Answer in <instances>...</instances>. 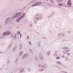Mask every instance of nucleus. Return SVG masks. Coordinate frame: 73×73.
<instances>
[{"mask_svg": "<svg viewBox=\"0 0 73 73\" xmlns=\"http://www.w3.org/2000/svg\"><path fill=\"white\" fill-rule=\"evenodd\" d=\"M19 21H17V22H19Z\"/></svg>", "mask_w": 73, "mask_h": 73, "instance_id": "obj_14", "label": "nucleus"}, {"mask_svg": "<svg viewBox=\"0 0 73 73\" xmlns=\"http://www.w3.org/2000/svg\"><path fill=\"white\" fill-rule=\"evenodd\" d=\"M58 62V63H60V62Z\"/></svg>", "mask_w": 73, "mask_h": 73, "instance_id": "obj_11", "label": "nucleus"}, {"mask_svg": "<svg viewBox=\"0 0 73 73\" xmlns=\"http://www.w3.org/2000/svg\"><path fill=\"white\" fill-rule=\"evenodd\" d=\"M3 35L4 36H6V35H10V33H8L7 32H5L3 34Z\"/></svg>", "mask_w": 73, "mask_h": 73, "instance_id": "obj_1", "label": "nucleus"}, {"mask_svg": "<svg viewBox=\"0 0 73 73\" xmlns=\"http://www.w3.org/2000/svg\"><path fill=\"white\" fill-rule=\"evenodd\" d=\"M27 38H28V39H29V36H27Z\"/></svg>", "mask_w": 73, "mask_h": 73, "instance_id": "obj_6", "label": "nucleus"}, {"mask_svg": "<svg viewBox=\"0 0 73 73\" xmlns=\"http://www.w3.org/2000/svg\"><path fill=\"white\" fill-rule=\"evenodd\" d=\"M58 2H61V0H57Z\"/></svg>", "mask_w": 73, "mask_h": 73, "instance_id": "obj_5", "label": "nucleus"}, {"mask_svg": "<svg viewBox=\"0 0 73 73\" xmlns=\"http://www.w3.org/2000/svg\"><path fill=\"white\" fill-rule=\"evenodd\" d=\"M38 5L37 4H35V5Z\"/></svg>", "mask_w": 73, "mask_h": 73, "instance_id": "obj_8", "label": "nucleus"}, {"mask_svg": "<svg viewBox=\"0 0 73 73\" xmlns=\"http://www.w3.org/2000/svg\"><path fill=\"white\" fill-rule=\"evenodd\" d=\"M29 43L30 44V45H31V42H29Z\"/></svg>", "mask_w": 73, "mask_h": 73, "instance_id": "obj_10", "label": "nucleus"}, {"mask_svg": "<svg viewBox=\"0 0 73 73\" xmlns=\"http://www.w3.org/2000/svg\"><path fill=\"white\" fill-rule=\"evenodd\" d=\"M62 5V4H59V5Z\"/></svg>", "mask_w": 73, "mask_h": 73, "instance_id": "obj_12", "label": "nucleus"}, {"mask_svg": "<svg viewBox=\"0 0 73 73\" xmlns=\"http://www.w3.org/2000/svg\"><path fill=\"white\" fill-rule=\"evenodd\" d=\"M21 15V13H19L18 14H17L16 15V16H17V17H19V16H20V15Z\"/></svg>", "mask_w": 73, "mask_h": 73, "instance_id": "obj_2", "label": "nucleus"}, {"mask_svg": "<svg viewBox=\"0 0 73 73\" xmlns=\"http://www.w3.org/2000/svg\"><path fill=\"white\" fill-rule=\"evenodd\" d=\"M19 35H20V32H19V33L18 34Z\"/></svg>", "mask_w": 73, "mask_h": 73, "instance_id": "obj_13", "label": "nucleus"}, {"mask_svg": "<svg viewBox=\"0 0 73 73\" xmlns=\"http://www.w3.org/2000/svg\"><path fill=\"white\" fill-rule=\"evenodd\" d=\"M56 58L57 60H59L60 59V58L59 57H56Z\"/></svg>", "mask_w": 73, "mask_h": 73, "instance_id": "obj_4", "label": "nucleus"}, {"mask_svg": "<svg viewBox=\"0 0 73 73\" xmlns=\"http://www.w3.org/2000/svg\"><path fill=\"white\" fill-rule=\"evenodd\" d=\"M25 14H23V16H25Z\"/></svg>", "mask_w": 73, "mask_h": 73, "instance_id": "obj_9", "label": "nucleus"}, {"mask_svg": "<svg viewBox=\"0 0 73 73\" xmlns=\"http://www.w3.org/2000/svg\"><path fill=\"white\" fill-rule=\"evenodd\" d=\"M67 55H68V56H70V54L69 53L67 54Z\"/></svg>", "mask_w": 73, "mask_h": 73, "instance_id": "obj_7", "label": "nucleus"}, {"mask_svg": "<svg viewBox=\"0 0 73 73\" xmlns=\"http://www.w3.org/2000/svg\"><path fill=\"white\" fill-rule=\"evenodd\" d=\"M67 4L68 5H71V3H70V0H69L68 1V3H67Z\"/></svg>", "mask_w": 73, "mask_h": 73, "instance_id": "obj_3", "label": "nucleus"}]
</instances>
